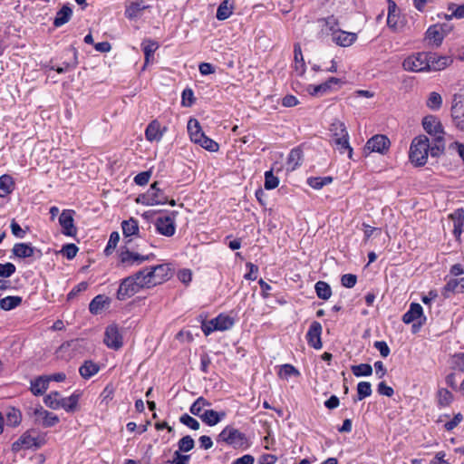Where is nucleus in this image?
<instances>
[{
  "label": "nucleus",
  "mask_w": 464,
  "mask_h": 464,
  "mask_svg": "<svg viewBox=\"0 0 464 464\" xmlns=\"http://www.w3.org/2000/svg\"><path fill=\"white\" fill-rule=\"evenodd\" d=\"M459 279L450 278L443 287V295L448 296L447 293H458Z\"/></svg>",
  "instance_id": "obj_61"
},
{
  "label": "nucleus",
  "mask_w": 464,
  "mask_h": 464,
  "mask_svg": "<svg viewBox=\"0 0 464 464\" xmlns=\"http://www.w3.org/2000/svg\"><path fill=\"white\" fill-rule=\"evenodd\" d=\"M279 184V179L273 174L272 170L265 172V184L264 187L267 190L276 188Z\"/></svg>",
  "instance_id": "obj_50"
},
{
  "label": "nucleus",
  "mask_w": 464,
  "mask_h": 464,
  "mask_svg": "<svg viewBox=\"0 0 464 464\" xmlns=\"http://www.w3.org/2000/svg\"><path fill=\"white\" fill-rule=\"evenodd\" d=\"M49 387V382L45 375L39 376L31 381L30 391L35 396L43 395Z\"/></svg>",
  "instance_id": "obj_28"
},
{
  "label": "nucleus",
  "mask_w": 464,
  "mask_h": 464,
  "mask_svg": "<svg viewBox=\"0 0 464 464\" xmlns=\"http://www.w3.org/2000/svg\"><path fill=\"white\" fill-rule=\"evenodd\" d=\"M35 422L45 428L55 426L59 422V418L53 412L44 410L42 406H37L33 411Z\"/></svg>",
  "instance_id": "obj_9"
},
{
  "label": "nucleus",
  "mask_w": 464,
  "mask_h": 464,
  "mask_svg": "<svg viewBox=\"0 0 464 464\" xmlns=\"http://www.w3.org/2000/svg\"><path fill=\"white\" fill-rule=\"evenodd\" d=\"M217 331H227L234 325V319L227 314H220L215 318Z\"/></svg>",
  "instance_id": "obj_36"
},
{
  "label": "nucleus",
  "mask_w": 464,
  "mask_h": 464,
  "mask_svg": "<svg viewBox=\"0 0 464 464\" xmlns=\"http://www.w3.org/2000/svg\"><path fill=\"white\" fill-rule=\"evenodd\" d=\"M416 320H420L419 324L421 325L426 318L423 315L421 305L418 303H411L409 310L402 315V322L409 324Z\"/></svg>",
  "instance_id": "obj_18"
},
{
  "label": "nucleus",
  "mask_w": 464,
  "mask_h": 464,
  "mask_svg": "<svg viewBox=\"0 0 464 464\" xmlns=\"http://www.w3.org/2000/svg\"><path fill=\"white\" fill-rule=\"evenodd\" d=\"M147 7L143 0H130L125 5V16L129 19H134Z\"/></svg>",
  "instance_id": "obj_21"
},
{
  "label": "nucleus",
  "mask_w": 464,
  "mask_h": 464,
  "mask_svg": "<svg viewBox=\"0 0 464 464\" xmlns=\"http://www.w3.org/2000/svg\"><path fill=\"white\" fill-rule=\"evenodd\" d=\"M61 398V394L58 392H52L44 397V401L47 407L58 410Z\"/></svg>",
  "instance_id": "obj_46"
},
{
  "label": "nucleus",
  "mask_w": 464,
  "mask_h": 464,
  "mask_svg": "<svg viewBox=\"0 0 464 464\" xmlns=\"http://www.w3.org/2000/svg\"><path fill=\"white\" fill-rule=\"evenodd\" d=\"M279 374L281 377L287 379L291 376H299L300 372L295 366L286 363L282 365Z\"/></svg>",
  "instance_id": "obj_55"
},
{
  "label": "nucleus",
  "mask_w": 464,
  "mask_h": 464,
  "mask_svg": "<svg viewBox=\"0 0 464 464\" xmlns=\"http://www.w3.org/2000/svg\"><path fill=\"white\" fill-rule=\"evenodd\" d=\"M450 218L454 221V234L459 236L462 233V227L464 224L463 209H457Z\"/></svg>",
  "instance_id": "obj_41"
},
{
  "label": "nucleus",
  "mask_w": 464,
  "mask_h": 464,
  "mask_svg": "<svg viewBox=\"0 0 464 464\" xmlns=\"http://www.w3.org/2000/svg\"><path fill=\"white\" fill-rule=\"evenodd\" d=\"M352 372L356 377L370 376L372 374V367L369 363H361L351 367Z\"/></svg>",
  "instance_id": "obj_44"
},
{
  "label": "nucleus",
  "mask_w": 464,
  "mask_h": 464,
  "mask_svg": "<svg viewBox=\"0 0 464 464\" xmlns=\"http://www.w3.org/2000/svg\"><path fill=\"white\" fill-rule=\"evenodd\" d=\"M120 262L124 266H139L145 261H149L154 257L153 254L140 255L136 252L130 251L125 248L120 253Z\"/></svg>",
  "instance_id": "obj_7"
},
{
  "label": "nucleus",
  "mask_w": 464,
  "mask_h": 464,
  "mask_svg": "<svg viewBox=\"0 0 464 464\" xmlns=\"http://www.w3.org/2000/svg\"><path fill=\"white\" fill-rule=\"evenodd\" d=\"M333 181L332 177H311L307 179V184L314 188V189H321L326 185L331 184Z\"/></svg>",
  "instance_id": "obj_38"
},
{
  "label": "nucleus",
  "mask_w": 464,
  "mask_h": 464,
  "mask_svg": "<svg viewBox=\"0 0 464 464\" xmlns=\"http://www.w3.org/2000/svg\"><path fill=\"white\" fill-rule=\"evenodd\" d=\"M136 279L140 280L142 288H150L160 284L151 266L145 267L136 272Z\"/></svg>",
  "instance_id": "obj_17"
},
{
  "label": "nucleus",
  "mask_w": 464,
  "mask_h": 464,
  "mask_svg": "<svg viewBox=\"0 0 464 464\" xmlns=\"http://www.w3.org/2000/svg\"><path fill=\"white\" fill-rule=\"evenodd\" d=\"M103 342L107 347L113 350H118L122 346V336L117 325L111 324L107 326Z\"/></svg>",
  "instance_id": "obj_13"
},
{
  "label": "nucleus",
  "mask_w": 464,
  "mask_h": 464,
  "mask_svg": "<svg viewBox=\"0 0 464 464\" xmlns=\"http://www.w3.org/2000/svg\"><path fill=\"white\" fill-rule=\"evenodd\" d=\"M142 50L145 56V64H148L151 59L154 58V53L159 48L157 42L152 40H145L142 44Z\"/></svg>",
  "instance_id": "obj_34"
},
{
  "label": "nucleus",
  "mask_w": 464,
  "mask_h": 464,
  "mask_svg": "<svg viewBox=\"0 0 464 464\" xmlns=\"http://www.w3.org/2000/svg\"><path fill=\"white\" fill-rule=\"evenodd\" d=\"M120 241V234L117 231H113L110 235L109 241L104 249V254L106 256H110L113 250L116 248L118 243Z\"/></svg>",
  "instance_id": "obj_49"
},
{
  "label": "nucleus",
  "mask_w": 464,
  "mask_h": 464,
  "mask_svg": "<svg viewBox=\"0 0 464 464\" xmlns=\"http://www.w3.org/2000/svg\"><path fill=\"white\" fill-rule=\"evenodd\" d=\"M303 161V151L300 148H294L288 154L286 166L287 170H295Z\"/></svg>",
  "instance_id": "obj_27"
},
{
  "label": "nucleus",
  "mask_w": 464,
  "mask_h": 464,
  "mask_svg": "<svg viewBox=\"0 0 464 464\" xmlns=\"http://www.w3.org/2000/svg\"><path fill=\"white\" fill-rule=\"evenodd\" d=\"M431 57L430 52L415 53L403 60L402 67L408 72H429V61Z\"/></svg>",
  "instance_id": "obj_4"
},
{
  "label": "nucleus",
  "mask_w": 464,
  "mask_h": 464,
  "mask_svg": "<svg viewBox=\"0 0 464 464\" xmlns=\"http://www.w3.org/2000/svg\"><path fill=\"white\" fill-rule=\"evenodd\" d=\"M432 57L430 59L429 71H440L450 65L453 62L450 56H438L434 53H430Z\"/></svg>",
  "instance_id": "obj_22"
},
{
  "label": "nucleus",
  "mask_w": 464,
  "mask_h": 464,
  "mask_svg": "<svg viewBox=\"0 0 464 464\" xmlns=\"http://www.w3.org/2000/svg\"><path fill=\"white\" fill-rule=\"evenodd\" d=\"M448 10L452 11V15H454V18H464V3L459 5L454 3H450L448 5Z\"/></svg>",
  "instance_id": "obj_60"
},
{
  "label": "nucleus",
  "mask_w": 464,
  "mask_h": 464,
  "mask_svg": "<svg viewBox=\"0 0 464 464\" xmlns=\"http://www.w3.org/2000/svg\"><path fill=\"white\" fill-rule=\"evenodd\" d=\"M159 182L152 183L148 191L140 195L137 202L146 206L164 205L168 202V197L158 187Z\"/></svg>",
  "instance_id": "obj_5"
},
{
  "label": "nucleus",
  "mask_w": 464,
  "mask_h": 464,
  "mask_svg": "<svg viewBox=\"0 0 464 464\" xmlns=\"http://www.w3.org/2000/svg\"><path fill=\"white\" fill-rule=\"evenodd\" d=\"M100 365L92 360H86L79 368V373L82 378L89 380L100 371Z\"/></svg>",
  "instance_id": "obj_25"
},
{
  "label": "nucleus",
  "mask_w": 464,
  "mask_h": 464,
  "mask_svg": "<svg viewBox=\"0 0 464 464\" xmlns=\"http://www.w3.org/2000/svg\"><path fill=\"white\" fill-rule=\"evenodd\" d=\"M372 392V384L369 382H360L357 384V399L362 401L366 397L371 396Z\"/></svg>",
  "instance_id": "obj_45"
},
{
  "label": "nucleus",
  "mask_w": 464,
  "mask_h": 464,
  "mask_svg": "<svg viewBox=\"0 0 464 464\" xmlns=\"http://www.w3.org/2000/svg\"><path fill=\"white\" fill-rule=\"evenodd\" d=\"M444 149H445L444 137L440 138V139L434 138L433 144L432 145L430 144L429 153H430V155L432 157H438L440 154H441L443 152Z\"/></svg>",
  "instance_id": "obj_47"
},
{
  "label": "nucleus",
  "mask_w": 464,
  "mask_h": 464,
  "mask_svg": "<svg viewBox=\"0 0 464 464\" xmlns=\"http://www.w3.org/2000/svg\"><path fill=\"white\" fill-rule=\"evenodd\" d=\"M198 144L200 145L205 150L211 152H216L219 149L218 143L207 136L200 140V141Z\"/></svg>",
  "instance_id": "obj_56"
},
{
  "label": "nucleus",
  "mask_w": 464,
  "mask_h": 464,
  "mask_svg": "<svg viewBox=\"0 0 464 464\" xmlns=\"http://www.w3.org/2000/svg\"><path fill=\"white\" fill-rule=\"evenodd\" d=\"M13 254L19 258H27L34 256L35 254L37 257L42 256V251L32 246L28 243H16L14 244L13 249Z\"/></svg>",
  "instance_id": "obj_19"
},
{
  "label": "nucleus",
  "mask_w": 464,
  "mask_h": 464,
  "mask_svg": "<svg viewBox=\"0 0 464 464\" xmlns=\"http://www.w3.org/2000/svg\"><path fill=\"white\" fill-rule=\"evenodd\" d=\"M23 302L21 296L9 295L0 299V308L5 311H10L19 306Z\"/></svg>",
  "instance_id": "obj_32"
},
{
  "label": "nucleus",
  "mask_w": 464,
  "mask_h": 464,
  "mask_svg": "<svg viewBox=\"0 0 464 464\" xmlns=\"http://www.w3.org/2000/svg\"><path fill=\"white\" fill-rule=\"evenodd\" d=\"M357 276L353 274H344L341 277L342 285L347 288H352L356 285Z\"/></svg>",
  "instance_id": "obj_63"
},
{
  "label": "nucleus",
  "mask_w": 464,
  "mask_h": 464,
  "mask_svg": "<svg viewBox=\"0 0 464 464\" xmlns=\"http://www.w3.org/2000/svg\"><path fill=\"white\" fill-rule=\"evenodd\" d=\"M178 446L179 451L188 452L194 448L195 442L189 435H186L179 440Z\"/></svg>",
  "instance_id": "obj_51"
},
{
  "label": "nucleus",
  "mask_w": 464,
  "mask_h": 464,
  "mask_svg": "<svg viewBox=\"0 0 464 464\" xmlns=\"http://www.w3.org/2000/svg\"><path fill=\"white\" fill-rule=\"evenodd\" d=\"M72 14V10L68 5H63L57 13L53 20V25L60 27L68 23Z\"/></svg>",
  "instance_id": "obj_30"
},
{
  "label": "nucleus",
  "mask_w": 464,
  "mask_h": 464,
  "mask_svg": "<svg viewBox=\"0 0 464 464\" xmlns=\"http://www.w3.org/2000/svg\"><path fill=\"white\" fill-rule=\"evenodd\" d=\"M72 59L69 63H66V67L58 66L56 68L52 67L53 70H55L58 73H63L68 71L74 69L77 66V51L75 49L72 50Z\"/></svg>",
  "instance_id": "obj_54"
},
{
  "label": "nucleus",
  "mask_w": 464,
  "mask_h": 464,
  "mask_svg": "<svg viewBox=\"0 0 464 464\" xmlns=\"http://www.w3.org/2000/svg\"><path fill=\"white\" fill-rule=\"evenodd\" d=\"M166 130L167 129L165 127L161 129L160 123L154 120L147 126L145 130V137L150 142L160 141L162 139Z\"/></svg>",
  "instance_id": "obj_20"
},
{
  "label": "nucleus",
  "mask_w": 464,
  "mask_h": 464,
  "mask_svg": "<svg viewBox=\"0 0 464 464\" xmlns=\"http://www.w3.org/2000/svg\"><path fill=\"white\" fill-rule=\"evenodd\" d=\"M122 233L125 237L137 235L139 233L138 221L130 218L128 220H123L121 223Z\"/></svg>",
  "instance_id": "obj_33"
},
{
  "label": "nucleus",
  "mask_w": 464,
  "mask_h": 464,
  "mask_svg": "<svg viewBox=\"0 0 464 464\" xmlns=\"http://www.w3.org/2000/svg\"><path fill=\"white\" fill-rule=\"evenodd\" d=\"M330 142L340 154L347 152L349 159L353 156V148L349 143V134L343 122L334 120L329 128Z\"/></svg>",
  "instance_id": "obj_1"
},
{
  "label": "nucleus",
  "mask_w": 464,
  "mask_h": 464,
  "mask_svg": "<svg viewBox=\"0 0 464 464\" xmlns=\"http://www.w3.org/2000/svg\"><path fill=\"white\" fill-rule=\"evenodd\" d=\"M42 445L43 441L41 440L33 437L29 431H26L12 444V450L19 452L21 450L39 449Z\"/></svg>",
  "instance_id": "obj_8"
},
{
  "label": "nucleus",
  "mask_w": 464,
  "mask_h": 464,
  "mask_svg": "<svg viewBox=\"0 0 464 464\" xmlns=\"http://www.w3.org/2000/svg\"><path fill=\"white\" fill-rule=\"evenodd\" d=\"M108 302V298L104 295H96L89 304V310L92 314H97L103 307L104 304Z\"/></svg>",
  "instance_id": "obj_40"
},
{
  "label": "nucleus",
  "mask_w": 464,
  "mask_h": 464,
  "mask_svg": "<svg viewBox=\"0 0 464 464\" xmlns=\"http://www.w3.org/2000/svg\"><path fill=\"white\" fill-rule=\"evenodd\" d=\"M430 150V140L425 135L415 137L411 144L409 158L415 166L426 164Z\"/></svg>",
  "instance_id": "obj_2"
},
{
  "label": "nucleus",
  "mask_w": 464,
  "mask_h": 464,
  "mask_svg": "<svg viewBox=\"0 0 464 464\" xmlns=\"http://www.w3.org/2000/svg\"><path fill=\"white\" fill-rule=\"evenodd\" d=\"M61 252L68 259H72L77 255L78 247L74 244H66L63 246Z\"/></svg>",
  "instance_id": "obj_62"
},
{
  "label": "nucleus",
  "mask_w": 464,
  "mask_h": 464,
  "mask_svg": "<svg viewBox=\"0 0 464 464\" xmlns=\"http://www.w3.org/2000/svg\"><path fill=\"white\" fill-rule=\"evenodd\" d=\"M74 214L75 211L72 209H64L59 217L62 233L67 237H74L77 233V228L74 226Z\"/></svg>",
  "instance_id": "obj_10"
},
{
  "label": "nucleus",
  "mask_w": 464,
  "mask_h": 464,
  "mask_svg": "<svg viewBox=\"0 0 464 464\" xmlns=\"http://www.w3.org/2000/svg\"><path fill=\"white\" fill-rule=\"evenodd\" d=\"M179 421L193 430H198L200 427L199 422L187 413H184L180 416Z\"/></svg>",
  "instance_id": "obj_53"
},
{
  "label": "nucleus",
  "mask_w": 464,
  "mask_h": 464,
  "mask_svg": "<svg viewBox=\"0 0 464 464\" xmlns=\"http://www.w3.org/2000/svg\"><path fill=\"white\" fill-rule=\"evenodd\" d=\"M322 331V324L317 321H314L306 334V341L308 344L316 350L321 349L323 346L321 340Z\"/></svg>",
  "instance_id": "obj_16"
},
{
  "label": "nucleus",
  "mask_w": 464,
  "mask_h": 464,
  "mask_svg": "<svg viewBox=\"0 0 464 464\" xmlns=\"http://www.w3.org/2000/svg\"><path fill=\"white\" fill-rule=\"evenodd\" d=\"M314 290L318 298L323 300H328L332 295L331 286L324 281H318L314 285Z\"/></svg>",
  "instance_id": "obj_35"
},
{
  "label": "nucleus",
  "mask_w": 464,
  "mask_h": 464,
  "mask_svg": "<svg viewBox=\"0 0 464 464\" xmlns=\"http://www.w3.org/2000/svg\"><path fill=\"white\" fill-rule=\"evenodd\" d=\"M332 31V39L339 46L349 47L355 43L357 40V34L343 31L341 29H334V26H330Z\"/></svg>",
  "instance_id": "obj_14"
},
{
  "label": "nucleus",
  "mask_w": 464,
  "mask_h": 464,
  "mask_svg": "<svg viewBox=\"0 0 464 464\" xmlns=\"http://www.w3.org/2000/svg\"><path fill=\"white\" fill-rule=\"evenodd\" d=\"M451 111L456 127L464 131V105L459 107L456 104L452 107Z\"/></svg>",
  "instance_id": "obj_37"
},
{
  "label": "nucleus",
  "mask_w": 464,
  "mask_h": 464,
  "mask_svg": "<svg viewBox=\"0 0 464 464\" xmlns=\"http://www.w3.org/2000/svg\"><path fill=\"white\" fill-rule=\"evenodd\" d=\"M22 420V414L19 410L14 408H11L5 414V422L6 425L11 427H15L20 424Z\"/></svg>",
  "instance_id": "obj_39"
},
{
  "label": "nucleus",
  "mask_w": 464,
  "mask_h": 464,
  "mask_svg": "<svg viewBox=\"0 0 464 464\" xmlns=\"http://www.w3.org/2000/svg\"><path fill=\"white\" fill-rule=\"evenodd\" d=\"M310 94L319 96L327 93L330 91L329 84L325 82L318 85H311L309 87Z\"/></svg>",
  "instance_id": "obj_58"
},
{
  "label": "nucleus",
  "mask_w": 464,
  "mask_h": 464,
  "mask_svg": "<svg viewBox=\"0 0 464 464\" xmlns=\"http://www.w3.org/2000/svg\"><path fill=\"white\" fill-rule=\"evenodd\" d=\"M232 6L229 5L228 0H224L217 10L216 17L219 21L227 19L232 14Z\"/></svg>",
  "instance_id": "obj_43"
},
{
  "label": "nucleus",
  "mask_w": 464,
  "mask_h": 464,
  "mask_svg": "<svg viewBox=\"0 0 464 464\" xmlns=\"http://www.w3.org/2000/svg\"><path fill=\"white\" fill-rule=\"evenodd\" d=\"M14 188V179L7 174L0 177V198H4L10 194Z\"/></svg>",
  "instance_id": "obj_31"
},
{
  "label": "nucleus",
  "mask_w": 464,
  "mask_h": 464,
  "mask_svg": "<svg viewBox=\"0 0 464 464\" xmlns=\"http://www.w3.org/2000/svg\"><path fill=\"white\" fill-rule=\"evenodd\" d=\"M152 269L156 274V277L159 279L160 284L165 280L169 279L170 276V268L167 264H161L157 266H151Z\"/></svg>",
  "instance_id": "obj_42"
},
{
  "label": "nucleus",
  "mask_w": 464,
  "mask_h": 464,
  "mask_svg": "<svg viewBox=\"0 0 464 464\" xmlns=\"http://www.w3.org/2000/svg\"><path fill=\"white\" fill-rule=\"evenodd\" d=\"M142 289L140 280L136 279V273L130 276H127L121 280L116 297L120 301L130 298Z\"/></svg>",
  "instance_id": "obj_6"
},
{
  "label": "nucleus",
  "mask_w": 464,
  "mask_h": 464,
  "mask_svg": "<svg viewBox=\"0 0 464 464\" xmlns=\"http://www.w3.org/2000/svg\"><path fill=\"white\" fill-rule=\"evenodd\" d=\"M442 104V98L438 92H430L426 102V105L432 111H438Z\"/></svg>",
  "instance_id": "obj_48"
},
{
  "label": "nucleus",
  "mask_w": 464,
  "mask_h": 464,
  "mask_svg": "<svg viewBox=\"0 0 464 464\" xmlns=\"http://www.w3.org/2000/svg\"><path fill=\"white\" fill-rule=\"evenodd\" d=\"M171 214L173 217H160L155 222V227L158 233L165 237H171L175 234L176 231L175 216L177 212L173 211Z\"/></svg>",
  "instance_id": "obj_11"
},
{
  "label": "nucleus",
  "mask_w": 464,
  "mask_h": 464,
  "mask_svg": "<svg viewBox=\"0 0 464 464\" xmlns=\"http://www.w3.org/2000/svg\"><path fill=\"white\" fill-rule=\"evenodd\" d=\"M188 132L192 142L198 144L206 135L202 131L201 126L198 120L190 119L188 121Z\"/></svg>",
  "instance_id": "obj_23"
},
{
  "label": "nucleus",
  "mask_w": 464,
  "mask_h": 464,
  "mask_svg": "<svg viewBox=\"0 0 464 464\" xmlns=\"http://www.w3.org/2000/svg\"><path fill=\"white\" fill-rule=\"evenodd\" d=\"M80 399V393L73 392L71 396L61 398L59 403V409L63 408L67 412L74 411L77 409L78 401Z\"/></svg>",
  "instance_id": "obj_29"
},
{
  "label": "nucleus",
  "mask_w": 464,
  "mask_h": 464,
  "mask_svg": "<svg viewBox=\"0 0 464 464\" xmlns=\"http://www.w3.org/2000/svg\"><path fill=\"white\" fill-rule=\"evenodd\" d=\"M390 144V140L385 135L377 134L368 140L365 150L384 154L389 150Z\"/></svg>",
  "instance_id": "obj_15"
},
{
  "label": "nucleus",
  "mask_w": 464,
  "mask_h": 464,
  "mask_svg": "<svg viewBox=\"0 0 464 464\" xmlns=\"http://www.w3.org/2000/svg\"><path fill=\"white\" fill-rule=\"evenodd\" d=\"M16 270L15 266L13 263L7 262L5 264L0 263V276L1 277H10L13 274H14Z\"/></svg>",
  "instance_id": "obj_59"
},
{
  "label": "nucleus",
  "mask_w": 464,
  "mask_h": 464,
  "mask_svg": "<svg viewBox=\"0 0 464 464\" xmlns=\"http://www.w3.org/2000/svg\"><path fill=\"white\" fill-rule=\"evenodd\" d=\"M226 417L225 411H216L214 410H206L203 411L201 420L208 426H215Z\"/></svg>",
  "instance_id": "obj_26"
},
{
  "label": "nucleus",
  "mask_w": 464,
  "mask_h": 464,
  "mask_svg": "<svg viewBox=\"0 0 464 464\" xmlns=\"http://www.w3.org/2000/svg\"><path fill=\"white\" fill-rule=\"evenodd\" d=\"M438 401L440 406H448L452 401L453 395L447 389H440L438 392Z\"/></svg>",
  "instance_id": "obj_52"
},
{
  "label": "nucleus",
  "mask_w": 464,
  "mask_h": 464,
  "mask_svg": "<svg viewBox=\"0 0 464 464\" xmlns=\"http://www.w3.org/2000/svg\"><path fill=\"white\" fill-rule=\"evenodd\" d=\"M422 126L425 131L428 134H430L433 139H440L444 137L442 124L437 117L433 115H428L424 117L422 120Z\"/></svg>",
  "instance_id": "obj_12"
},
{
  "label": "nucleus",
  "mask_w": 464,
  "mask_h": 464,
  "mask_svg": "<svg viewBox=\"0 0 464 464\" xmlns=\"http://www.w3.org/2000/svg\"><path fill=\"white\" fill-rule=\"evenodd\" d=\"M425 38L430 44L439 47L444 39L442 33L440 31L439 24L430 25L425 34Z\"/></svg>",
  "instance_id": "obj_24"
},
{
  "label": "nucleus",
  "mask_w": 464,
  "mask_h": 464,
  "mask_svg": "<svg viewBox=\"0 0 464 464\" xmlns=\"http://www.w3.org/2000/svg\"><path fill=\"white\" fill-rule=\"evenodd\" d=\"M451 367L454 371L464 372V353L453 355Z\"/></svg>",
  "instance_id": "obj_57"
},
{
  "label": "nucleus",
  "mask_w": 464,
  "mask_h": 464,
  "mask_svg": "<svg viewBox=\"0 0 464 464\" xmlns=\"http://www.w3.org/2000/svg\"><path fill=\"white\" fill-rule=\"evenodd\" d=\"M218 442L222 441L234 449L246 450L251 443L247 436L233 426H226L218 436Z\"/></svg>",
  "instance_id": "obj_3"
},
{
  "label": "nucleus",
  "mask_w": 464,
  "mask_h": 464,
  "mask_svg": "<svg viewBox=\"0 0 464 464\" xmlns=\"http://www.w3.org/2000/svg\"><path fill=\"white\" fill-rule=\"evenodd\" d=\"M182 105L186 107H189L194 102V92L191 89L187 88L182 92Z\"/></svg>",
  "instance_id": "obj_64"
}]
</instances>
